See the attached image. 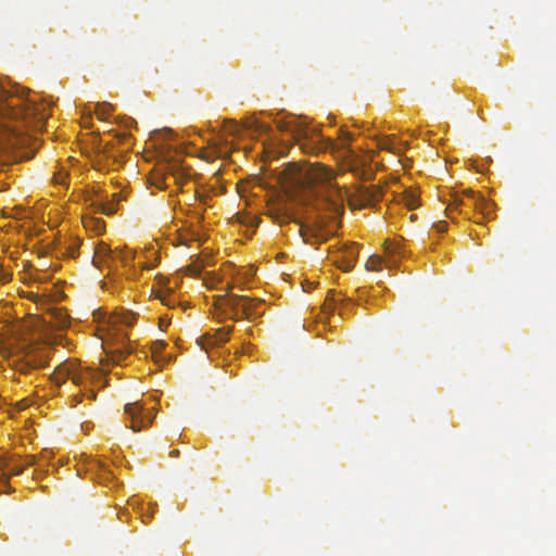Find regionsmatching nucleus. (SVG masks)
I'll list each match as a JSON object with an SVG mask.
<instances>
[{
    "instance_id": "1",
    "label": "nucleus",
    "mask_w": 556,
    "mask_h": 556,
    "mask_svg": "<svg viewBox=\"0 0 556 556\" xmlns=\"http://www.w3.org/2000/svg\"><path fill=\"white\" fill-rule=\"evenodd\" d=\"M277 127L280 131L290 132L305 153H318L332 146L330 140L325 139L316 129H309L298 118L277 121Z\"/></svg>"
},
{
    "instance_id": "2",
    "label": "nucleus",
    "mask_w": 556,
    "mask_h": 556,
    "mask_svg": "<svg viewBox=\"0 0 556 556\" xmlns=\"http://www.w3.org/2000/svg\"><path fill=\"white\" fill-rule=\"evenodd\" d=\"M0 113L14 119L37 121L43 123L49 117V105L29 99L26 92L7 97L0 102Z\"/></svg>"
},
{
    "instance_id": "3",
    "label": "nucleus",
    "mask_w": 556,
    "mask_h": 556,
    "mask_svg": "<svg viewBox=\"0 0 556 556\" xmlns=\"http://www.w3.org/2000/svg\"><path fill=\"white\" fill-rule=\"evenodd\" d=\"M30 325L27 323H18L11 328L12 336L15 337L16 342L20 344V355L16 368L22 374H28L34 369L45 367L48 364L45 353L33 346L24 334L30 330Z\"/></svg>"
},
{
    "instance_id": "4",
    "label": "nucleus",
    "mask_w": 556,
    "mask_h": 556,
    "mask_svg": "<svg viewBox=\"0 0 556 556\" xmlns=\"http://www.w3.org/2000/svg\"><path fill=\"white\" fill-rule=\"evenodd\" d=\"M275 218L279 223L295 222L300 224V236L303 238V241L308 244L324 243L333 235L331 230L326 228L325 222L321 219H316L309 225H302L289 212L280 213L279 215H276Z\"/></svg>"
},
{
    "instance_id": "5",
    "label": "nucleus",
    "mask_w": 556,
    "mask_h": 556,
    "mask_svg": "<svg viewBox=\"0 0 556 556\" xmlns=\"http://www.w3.org/2000/svg\"><path fill=\"white\" fill-rule=\"evenodd\" d=\"M99 375L89 368H81L76 364L63 363L56 367L52 375L55 383L61 384L71 379L76 386H83L88 381H92Z\"/></svg>"
},
{
    "instance_id": "6",
    "label": "nucleus",
    "mask_w": 556,
    "mask_h": 556,
    "mask_svg": "<svg viewBox=\"0 0 556 556\" xmlns=\"http://www.w3.org/2000/svg\"><path fill=\"white\" fill-rule=\"evenodd\" d=\"M134 258V252L130 250L115 249L112 250L106 243L99 242L97 244L92 263L101 268L102 266H112L116 262L124 265L130 264Z\"/></svg>"
},
{
    "instance_id": "7",
    "label": "nucleus",
    "mask_w": 556,
    "mask_h": 556,
    "mask_svg": "<svg viewBox=\"0 0 556 556\" xmlns=\"http://www.w3.org/2000/svg\"><path fill=\"white\" fill-rule=\"evenodd\" d=\"M124 413L129 417L130 425L128 427L134 432L148 427L155 416L152 412H146L143 405L138 401L127 403L124 407Z\"/></svg>"
},
{
    "instance_id": "8",
    "label": "nucleus",
    "mask_w": 556,
    "mask_h": 556,
    "mask_svg": "<svg viewBox=\"0 0 556 556\" xmlns=\"http://www.w3.org/2000/svg\"><path fill=\"white\" fill-rule=\"evenodd\" d=\"M357 257V249L354 243L344 244L337 251V256L334 258V263L344 271H350L356 261Z\"/></svg>"
},
{
    "instance_id": "9",
    "label": "nucleus",
    "mask_w": 556,
    "mask_h": 556,
    "mask_svg": "<svg viewBox=\"0 0 556 556\" xmlns=\"http://www.w3.org/2000/svg\"><path fill=\"white\" fill-rule=\"evenodd\" d=\"M131 344L122 340L106 351L108 357L115 365H127V358L132 354Z\"/></svg>"
},
{
    "instance_id": "10",
    "label": "nucleus",
    "mask_w": 556,
    "mask_h": 556,
    "mask_svg": "<svg viewBox=\"0 0 556 556\" xmlns=\"http://www.w3.org/2000/svg\"><path fill=\"white\" fill-rule=\"evenodd\" d=\"M244 299H248L245 295H238V294H228L225 293L220 296H218V301L220 302V305L224 306L226 309L230 311L231 316L230 318L233 320H238L241 318L242 315V303Z\"/></svg>"
},
{
    "instance_id": "11",
    "label": "nucleus",
    "mask_w": 556,
    "mask_h": 556,
    "mask_svg": "<svg viewBox=\"0 0 556 556\" xmlns=\"http://www.w3.org/2000/svg\"><path fill=\"white\" fill-rule=\"evenodd\" d=\"M355 198L358 202V205L361 207H365L379 201L381 198V192L380 189L376 186H361L356 191Z\"/></svg>"
},
{
    "instance_id": "12",
    "label": "nucleus",
    "mask_w": 556,
    "mask_h": 556,
    "mask_svg": "<svg viewBox=\"0 0 556 556\" xmlns=\"http://www.w3.org/2000/svg\"><path fill=\"white\" fill-rule=\"evenodd\" d=\"M465 199H466L465 190L462 192H454L451 195V202L448 203V205L445 210L446 216L448 218H451L452 220L454 219V215H453L454 211H458L460 214L467 215V211L464 210Z\"/></svg>"
},
{
    "instance_id": "13",
    "label": "nucleus",
    "mask_w": 556,
    "mask_h": 556,
    "mask_svg": "<svg viewBox=\"0 0 556 556\" xmlns=\"http://www.w3.org/2000/svg\"><path fill=\"white\" fill-rule=\"evenodd\" d=\"M112 200H94L92 201V205L94 208L105 215H113L116 212V203L121 200L119 194L115 193L112 195Z\"/></svg>"
},
{
    "instance_id": "14",
    "label": "nucleus",
    "mask_w": 556,
    "mask_h": 556,
    "mask_svg": "<svg viewBox=\"0 0 556 556\" xmlns=\"http://www.w3.org/2000/svg\"><path fill=\"white\" fill-rule=\"evenodd\" d=\"M466 199L464 208H470L476 212L485 210V204H483V197L475 191L467 189L465 190Z\"/></svg>"
},
{
    "instance_id": "15",
    "label": "nucleus",
    "mask_w": 556,
    "mask_h": 556,
    "mask_svg": "<svg viewBox=\"0 0 556 556\" xmlns=\"http://www.w3.org/2000/svg\"><path fill=\"white\" fill-rule=\"evenodd\" d=\"M233 327L218 329L213 336L206 334L202 340L206 341L210 345H216L225 343L229 340V334Z\"/></svg>"
},
{
    "instance_id": "16",
    "label": "nucleus",
    "mask_w": 556,
    "mask_h": 556,
    "mask_svg": "<svg viewBox=\"0 0 556 556\" xmlns=\"http://www.w3.org/2000/svg\"><path fill=\"white\" fill-rule=\"evenodd\" d=\"M242 315L241 318H248L251 319L255 316H258L260 313L257 312V307L262 304L261 300L257 299H251L248 296V299L242 300Z\"/></svg>"
},
{
    "instance_id": "17",
    "label": "nucleus",
    "mask_w": 556,
    "mask_h": 556,
    "mask_svg": "<svg viewBox=\"0 0 556 556\" xmlns=\"http://www.w3.org/2000/svg\"><path fill=\"white\" fill-rule=\"evenodd\" d=\"M85 462H86V466H87L86 470H93L97 468V469L102 470L103 473H105L108 477L113 476L111 470L109 469V467L104 463H102L100 459L85 456Z\"/></svg>"
},
{
    "instance_id": "18",
    "label": "nucleus",
    "mask_w": 556,
    "mask_h": 556,
    "mask_svg": "<svg viewBox=\"0 0 556 556\" xmlns=\"http://www.w3.org/2000/svg\"><path fill=\"white\" fill-rule=\"evenodd\" d=\"M402 201L409 210H414L419 205L418 194L414 190H406L403 193Z\"/></svg>"
},
{
    "instance_id": "19",
    "label": "nucleus",
    "mask_w": 556,
    "mask_h": 556,
    "mask_svg": "<svg viewBox=\"0 0 556 556\" xmlns=\"http://www.w3.org/2000/svg\"><path fill=\"white\" fill-rule=\"evenodd\" d=\"M166 343L163 340H156L151 345V353L155 362L166 361L167 357L162 355L163 350L165 349Z\"/></svg>"
},
{
    "instance_id": "20",
    "label": "nucleus",
    "mask_w": 556,
    "mask_h": 556,
    "mask_svg": "<svg viewBox=\"0 0 556 556\" xmlns=\"http://www.w3.org/2000/svg\"><path fill=\"white\" fill-rule=\"evenodd\" d=\"M112 105L108 102L97 103L96 113L100 119H108L111 115Z\"/></svg>"
},
{
    "instance_id": "21",
    "label": "nucleus",
    "mask_w": 556,
    "mask_h": 556,
    "mask_svg": "<svg viewBox=\"0 0 556 556\" xmlns=\"http://www.w3.org/2000/svg\"><path fill=\"white\" fill-rule=\"evenodd\" d=\"M384 252L388 255L402 254L403 250L399 241L387 240L384 242Z\"/></svg>"
},
{
    "instance_id": "22",
    "label": "nucleus",
    "mask_w": 556,
    "mask_h": 556,
    "mask_svg": "<svg viewBox=\"0 0 556 556\" xmlns=\"http://www.w3.org/2000/svg\"><path fill=\"white\" fill-rule=\"evenodd\" d=\"M381 258L378 256H370L366 262V268L368 270H380L381 269Z\"/></svg>"
},
{
    "instance_id": "23",
    "label": "nucleus",
    "mask_w": 556,
    "mask_h": 556,
    "mask_svg": "<svg viewBox=\"0 0 556 556\" xmlns=\"http://www.w3.org/2000/svg\"><path fill=\"white\" fill-rule=\"evenodd\" d=\"M185 271L189 276L199 277L201 275L202 268L197 264H190L185 268Z\"/></svg>"
},
{
    "instance_id": "24",
    "label": "nucleus",
    "mask_w": 556,
    "mask_h": 556,
    "mask_svg": "<svg viewBox=\"0 0 556 556\" xmlns=\"http://www.w3.org/2000/svg\"><path fill=\"white\" fill-rule=\"evenodd\" d=\"M67 177H68L67 173L61 170V172L54 174L53 179L56 185L66 186Z\"/></svg>"
},
{
    "instance_id": "25",
    "label": "nucleus",
    "mask_w": 556,
    "mask_h": 556,
    "mask_svg": "<svg viewBox=\"0 0 556 556\" xmlns=\"http://www.w3.org/2000/svg\"><path fill=\"white\" fill-rule=\"evenodd\" d=\"M483 204H485V210L478 211V213H480L484 217H489L494 210V204L484 198H483Z\"/></svg>"
},
{
    "instance_id": "26",
    "label": "nucleus",
    "mask_w": 556,
    "mask_h": 556,
    "mask_svg": "<svg viewBox=\"0 0 556 556\" xmlns=\"http://www.w3.org/2000/svg\"><path fill=\"white\" fill-rule=\"evenodd\" d=\"M226 129L227 131H229L230 135H236L239 129H240V126L238 125V123L236 121H226Z\"/></svg>"
},
{
    "instance_id": "27",
    "label": "nucleus",
    "mask_w": 556,
    "mask_h": 556,
    "mask_svg": "<svg viewBox=\"0 0 556 556\" xmlns=\"http://www.w3.org/2000/svg\"><path fill=\"white\" fill-rule=\"evenodd\" d=\"M330 178V173L327 168L321 167L313 177L315 180H326Z\"/></svg>"
},
{
    "instance_id": "28",
    "label": "nucleus",
    "mask_w": 556,
    "mask_h": 556,
    "mask_svg": "<svg viewBox=\"0 0 556 556\" xmlns=\"http://www.w3.org/2000/svg\"><path fill=\"white\" fill-rule=\"evenodd\" d=\"M135 319H136V317L134 314L126 313L122 316L121 321L129 327L135 323Z\"/></svg>"
},
{
    "instance_id": "29",
    "label": "nucleus",
    "mask_w": 556,
    "mask_h": 556,
    "mask_svg": "<svg viewBox=\"0 0 556 556\" xmlns=\"http://www.w3.org/2000/svg\"><path fill=\"white\" fill-rule=\"evenodd\" d=\"M11 275L3 268L2 264H0V282L5 283L10 281Z\"/></svg>"
},
{
    "instance_id": "30",
    "label": "nucleus",
    "mask_w": 556,
    "mask_h": 556,
    "mask_svg": "<svg viewBox=\"0 0 556 556\" xmlns=\"http://www.w3.org/2000/svg\"><path fill=\"white\" fill-rule=\"evenodd\" d=\"M238 275H240V276H241V282H242V283H245V282H248L250 279H252V277H253L254 273H253L252 268H250V269L245 270V271H244V273H242V274H241V273H239Z\"/></svg>"
},
{
    "instance_id": "31",
    "label": "nucleus",
    "mask_w": 556,
    "mask_h": 556,
    "mask_svg": "<svg viewBox=\"0 0 556 556\" xmlns=\"http://www.w3.org/2000/svg\"><path fill=\"white\" fill-rule=\"evenodd\" d=\"M433 227L437 229V231L444 232L447 229V224L444 220H440V222L433 224Z\"/></svg>"
},
{
    "instance_id": "32",
    "label": "nucleus",
    "mask_w": 556,
    "mask_h": 556,
    "mask_svg": "<svg viewBox=\"0 0 556 556\" xmlns=\"http://www.w3.org/2000/svg\"><path fill=\"white\" fill-rule=\"evenodd\" d=\"M92 222L96 223V227H97V231L98 232H101L104 229V224H103L102 220H99V219H97V220L90 219L89 220V223H92ZM85 226L88 227V222H85Z\"/></svg>"
},
{
    "instance_id": "33",
    "label": "nucleus",
    "mask_w": 556,
    "mask_h": 556,
    "mask_svg": "<svg viewBox=\"0 0 556 556\" xmlns=\"http://www.w3.org/2000/svg\"><path fill=\"white\" fill-rule=\"evenodd\" d=\"M351 139L352 138L349 132L342 131V148H344L345 144H348L351 141Z\"/></svg>"
},
{
    "instance_id": "34",
    "label": "nucleus",
    "mask_w": 556,
    "mask_h": 556,
    "mask_svg": "<svg viewBox=\"0 0 556 556\" xmlns=\"http://www.w3.org/2000/svg\"><path fill=\"white\" fill-rule=\"evenodd\" d=\"M23 472V468L22 467H18V466H14L13 468L10 469V473L11 475H15V476H18Z\"/></svg>"
},
{
    "instance_id": "35",
    "label": "nucleus",
    "mask_w": 556,
    "mask_h": 556,
    "mask_svg": "<svg viewBox=\"0 0 556 556\" xmlns=\"http://www.w3.org/2000/svg\"><path fill=\"white\" fill-rule=\"evenodd\" d=\"M68 321L65 317H62V319L59 323V327L65 328L67 326Z\"/></svg>"
},
{
    "instance_id": "36",
    "label": "nucleus",
    "mask_w": 556,
    "mask_h": 556,
    "mask_svg": "<svg viewBox=\"0 0 556 556\" xmlns=\"http://www.w3.org/2000/svg\"><path fill=\"white\" fill-rule=\"evenodd\" d=\"M159 298L161 299L163 304L168 305L167 296L159 295Z\"/></svg>"
},
{
    "instance_id": "37",
    "label": "nucleus",
    "mask_w": 556,
    "mask_h": 556,
    "mask_svg": "<svg viewBox=\"0 0 556 556\" xmlns=\"http://www.w3.org/2000/svg\"><path fill=\"white\" fill-rule=\"evenodd\" d=\"M87 396L90 397V399H94L96 397V392L90 390V391H88V395Z\"/></svg>"
},
{
    "instance_id": "38",
    "label": "nucleus",
    "mask_w": 556,
    "mask_h": 556,
    "mask_svg": "<svg viewBox=\"0 0 556 556\" xmlns=\"http://www.w3.org/2000/svg\"><path fill=\"white\" fill-rule=\"evenodd\" d=\"M178 455H179V450H174L173 452H170L172 457H178Z\"/></svg>"
},
{
    "instance_id": "39",
    "label": "nucleus",
    "mask_w": 556,
    "mask_h": 556,
    "mask_svg": "<svg viewBox=\"0 0 556 556\" xmlns=\"http://www.w3.org/2000/svg\"><path fill=\"white\" fill-rule=\"evenodd\" d=\"M233 288V285L232 283H228L225 288L226 292H228L230 289Z\"/></svg>"
},
{
    "instance_id": "40",
    "label": "nucleus",
    "mask_w": 556,
    "mask_h": 556,
    "mask_svg": "<svg viewBox=\"0 0 556 556\" xmlns=\"http://www.w3.org/2000/svg\"><path fill=\"white\" fill-rule=\"evenodd\" d=\"M154 184L156 185V187H159V188H163V186H162L161 181H155Z\"/></svg>"
}]
</instances>
